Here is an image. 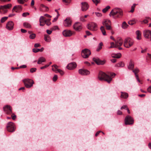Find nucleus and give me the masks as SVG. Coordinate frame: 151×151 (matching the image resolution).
Segmentation results:
<instances>
[{"mask_svg": "<svg viewBox=\"0 0 151 151\" xmlns=\"http://www.w3.org/2000/svg\"><path fill=\"white\" fill-rule=\"evenodd\" d=\"M98 77L99 80L101 81L104 80L108 83H110L112 79L111 76L101 71L99 72Z\"/></svg>", "mask_w": 151, "mask_h": 151, "instance_id": "obj_1", "label": "nucleus"}, {"mask_svg": "<svg viewBox=\"0 0 151 151\" xmlns=\"http://www.w3.org/2000/svg\"><path fill=\"white\" fill-rule=\"evenodd\" d=\"M123 15L122 10L118 8H115L112 10L110 12L109 15L112 16L115 18H120Z\"/></svg>", "mask_w": 151, "mask_h": 151, "instance_id": "obj_2", "label": "nucleus"}, {"mask_svg": "<svg viewBox=\"0 0 151 151\" xmlns=\"http://www.w3.org/2000/svg\"><path fill=\"white\" fill-rule=\"evenodd\" d=\"M134 44V41L130 37L126 38L124 42V45L126 48H129L132 46Z\"/></svg>", "mask_w": 151, "mask_h": 151, "instance_id": "obj_3", "label": "nucleus"}, {"mask_svg": "<svg viewBox=\"0 0 151 151\" xmlns=\"http://www.w3.org/2000/svg\"><path fill=\"white\" fill-rule=\"evenodd\" d=\"M103 26H105L106 29L108 30H111V23L110 20L108 19H104L102 22Z\"/></svg>", "mask_w": 151, "mask_h": 151, "instance_id": "obj_4", "label": "nucleus"}, {"mask_svg": "<svg viewBox=\"0 0 151 151\" xmlns=\"http://www.w3.org/2000/svg\"><path fill=\"white\" fill-rule=\"evenodd\" d=\"M23 81L25 86L28 88L32 87L34 83V82L33 80L29 79H24L23 80Z\"/></svg>", "mask_w": 151, "mask_h": 151, "instance_id": "obj_5", "label": "nucleus"}, {"mask_svg": "<svg viewBox=\"0 0 151 151\" xmlns=\"http://www.w3.org/2000/svg\"><path fill=\"white\" fill-rule=\"evenodd\" d=\"M12 5L11 4H9L7 5L0 6V13L3 14L6 13L8 11V9L11 8Z\"/></svg>", "mask_w": 151, "mask_h": 151, "instance_id": "obj_6", "label": "nucleus"}, {"mask_svg": "<svg viewBox=\"0 0 151 151\" xmlns=\"http://www.w3.org/2000/svg\"><path fill=\"white\" fill-rule=\"evenodd\" d=\"M90 50L87 48L81 51V56L84 58H87L91 55Z\"/></svg>", "mask_w": 151, "mask_h": 151, "instance_id": "obj_7", "label": "nucleus"}, {"mask_svg": "<svg viewBox=\"0 0 151 151\" xmlns=\"http://www.w3.org/2000/svg\"><path fill=\"white\" fill-rule=\"evenodd\" d=\"M7 130L10 132H13L15 130V127L14 123L12 122H9L7 125Z\"/></svg>", "mask_w": 151, "mask_h": 151, "instance_id": "obj_8", "label": "nucleus"}, {"mask_svg": "<svg viewBox=\"0 0 151 151\" xmlns=\"http://www.w3.org/2000/svg\"><path fill=\"white\" fill-rule=\"evenodd\" d=\"M125 124L126 125L132 124L134 122L133 118L130 116H127L124 119Z\"/></svg>", "mask_w": 151, "mask_h": 151, "instance_id": "obj_9", "label": "nucleus"}, {"mask_svg": "<svg viewBox=\"0 0 151 151\" xmlns=\"http://www.w3.org/2000/svg\"><path fill=\"white\" fill-rule=\"evenodd\" d=\"M143 35L146 39H149L151 41V31L149 29H145L143 31Z\"/></svg>", "mask_w": 151, "mask_h": 151, "instance_id": "obj_10", "label": "nucleus"}, {"mask_svg": "<svg viewBox=\"0 0 151 151\" xmlns=\"http://www.w3.org/2000/svg\"><path fill=\"white\" fill-rule=\"evenodd\" d=\"M73 27V29L77 31H80L82 28V24L78 22L75 23Z\"/></svg>", "mask_w": 151, "mask_h": 151, "instance_id": "obj_11", "label": "nucleus"}, {"mask_svg": "<svg viewBox=\"0 0 151 151\" xmlns=\"http://www.w3.org/2000/svg\"><path fill=\"white\" fill-rule=\"evenodd\" d=\"M87 28L92 31H96L97 29V25L96 24L94 23H91L88 25Z\"/></svg>", "mask_w": 151, "mask_h": 151, "instance_id": "obj_12", "label": "nucleus"}, {"mask_svg": "<svg viewBox=\"0 0 151 151\" xmlns=\"http://www.w3.org/2000/svg\"><path fill=\"white\" fill-rule=\"evenodd\" d=\"M63 35L65 37H70L75 34V32L69 30H65L63 32Z\"/></svg>", "mask_w": 151, "mask_h": 151, "instance_id": "obj_13", "label": "nucleus"}, {"mask_svg": "<svg viewBox=\"0 0 151 151\" xmlns=\"http://www.w3.org/2000/svg\"><path fill=\"white\" fill-rule=\"evenodd\" d=\"M3 110L6 114H9L12 113V107L9 105H6L3 107Z\"/></svg>", "mask_w": 151, "mask_h": 151, "instance_id": "obj_14", "label": "nucleus"}, {"mask_svg": "<svg viewBox=\"0 0 151 151\" xmlns=\"http://www.w3.org/2000/svg\"><path fill=\"white\" fill-rule=\"evenodd\" d=\"M14 23L11 21H9L8 22L6 23V28L9 30H12L14 28Z\"/></svg>", "mask_w": 151, "mask_h": 151, "instance_id": "obj_15", "label": "nucleus"}, {"mask_svg": "<svg viewBox=\"0 0 151 151\" xmlns=\"http://www.w3.org/2000/svg\"><path fill=\"white\" fill-rule=\"evenodd\" d=\"M72 20L69 17L67 18L63 22L64 26L65 27H70L71 25Z\"/></svg>", "mask_w": 151, "mask_h": 151, "instance_id": "obj_16", "label": "nucleus"}, {"mask_svg": "<svg viewBox=\"0 0 151 151\" xmlns=\"http://www.w3.org/2000/svg\"><path fill=\"white\" fill-rule=\"evenodd\" d=\"M78 71L80 74L83 75H87L90 73V71L86 69H80Z\"/></svg>", "mask_w": 151, "mask_h": 151, "instance_id": "obj_17", "label": "nucleus"}, {"mask_svg": "<svg viewBox=\"0 0 151 151\" xmlns=\"http://www.w3.org/2000/svg\"><path fill=\"white\" fill-rule=\"evenodd\" d=\"M22 10V7L21 5L16 6H14L12 10V12H19Z\"/></svg>", "mask_w": 151, "mask_h": 151, "instance_id": "obj_18", "label": "nucleus"}, {"mask_svg": "<svg viewBox=\"0 0 151 151\" xmlns=\"http://www.w3.org/2000/svg\"><path fill=\"white\" fill-rule=\"evenodd\" d=\"M81 4L82 5L81 9L82 11H85L88 9L89 6L87 3L86 2H83L81 3Z\"/></svg>", "mask_w": 151, "mask_h": 151, "instance_id": "obj_19", "label": "nucleus"}, {"mask_svg": "<svg viewBox=\"0 0 151 151\" xmlns=\"http://www.w3.org/2000/svg\"><path fill=\"white\" fill-rule=\"evenodd\" d=\"M76 66V63L73 62L69 64L67 66V68L68 69L71 70L74 69Z\"/></svg>", "mask_w": 151, "mask_h": 151, "instance_id": "obj_20", "label": "nucleus"}, {"mask_svg": "<svg viewBox=\"0 0 151 151\" xmlns=\"http://www.w3.org/2000/svg\"><path fill=\"white\" fill-rule=\"evenodd\" d=\"M116 47L122 46L123 44V40L121 38H117L116 41H115Z\"/></svg>", "mask_w": 151, "mask_h": 151, "instance_id": "obj_21", "label": "nucleus"}, {"mask_svg": "<svg viewBox=\"0 0 151 151\" xmlns=\"http://www.w3.org/2000/svg\"><path fill=\"white\" fill-rule=\"evenodd\" d=\"M136 34L137 35L136 38L137 40H140L142 38V33L139 30H137L136 32Z\"/></svg>", "mask_w": 151, "mask_h": 151, "instance_id": "obj_22", "label": "nucleus"}, {"mask_svg": "<svg viewBox=\"0 0 151 151\" xmlns=\"http://www.w3.org/2000/svg\"><path fill=\"white\" fill-rule=\"evenodd\" d=\"M93 60L95 61L96 64L98 65H103L105 63V62L104 61H102L99 60H97L95 58H93Z\"/></svg>", "mask_w": 151, "mask_h": 151, "instance_id": "obj_23", "label": "nucleus"}, {"mask_svg": "<svg viewBox=\"0 0 151 151\" xmlns=\"http://www.w3.org/2000/svg\"><path fill=\"white\" fill-rule=\"evenodd\" d=\"M121 97L123 99H127L128 97V94L125 92H121Z\"/></svg>", "mask_w": 151, "mask_h": 151, "instance_id": "obj_24", "label": "nucleus"}, {"mask_svg": "<svg viewBox=\"0 0 151 151\" xmlns=\"http://www.w3.org/2000/svg\"><path fill=\"white\" fill-rule=\"evenodd\" d=\"M134 63L131 60L129 63V65L128 66V68L129 69L132 70L134 67Z\"/></svg>", "mask_w": 151, "mask_h": 151, "instance_id": "obj_25", "label": "nucleus"}, {"mask_svg": "<svg viewBox=\"0 0 151 151\" xmlns=\"http://www.w3.org/2000/svg\"><path fill=\"white\" fill-rule=\"evenodd\" d=\"M44 40L47 42H50L51 41V38L50 36L47 35H44Z\"/></svg>", "mask_w": 151, "mask_h": 151, "instance_id": "obj_26", "label": "nucleus"}, {"mask_svg": "<svg viewBox=\"0 0 151 151\" xmlns=\"http://www.w3.org/2000/svg\"><path fill=\"white\" fill-rule=\"evenodd\" d=\"M52 70L56 73H59L61 75H63L64 73V72L61 70L60 69H58L56 70H55L54 68H52Z\"/></svg>", "mask_w": 151, "mask_h": 151, "instance_id": "obj_27", "label": "nucleus"}, {"mask_svg": "<svg viewBox=\"0 0 151 151\" xmlns=\"http://www.w3.org/2000/svg\"><path fill=\"white\" fill-rule=\"evenodd\" d=\"M45 61V59L43 57H41L39 58L37 61V63L39 64H40L41 63L44 62Z\"/></svg>", "mask_w": 151, "mask_h": 151, "instance_id": "obj_28", "label": "nucleus"}, {"mask_svg": "<svg viewBox=\"0 0 151 151\" xmlns=\"http://www.w3.org/2000/svg\"><path fill=\"white\" fill-rule=\"evenodd\" d=\"M23 26L27 28H30L31 27V26L30 24L27 22H25L23 24Z\"/></svg>", "mask_w": 151, "mask_h": 151, "instance_id": "obj_29", "label": "nucleus"}, {"mask_svg": "<svg viewBox=\"0 0 151 151\" xmlns=\"http://www.w3.org/2000/svg\"><path fill=\"white\" fill-rule=\"evenodd\" d=\"M124 63L123 62H120L119 63L116 64V67H122L124 66Z\"/></svg>", "mask_w": 151, "mask_h": 151, "instance_id": "obj_30", "label": "nucleus"}, {"mask_svg": "<svg viewBox=\"0 0 151 151\" xmlns=\"http://www.w3.org/2000/svg\"><path fill=\"white\" fill-rule=\"evenodd\" d=\"M100 29L103 35H106V33L104 27L103 26H101Z\"/></svg>", "mask_w": 151, "mask_h": 151, "instance_id": "obj_31", "label": "nucleus"}, {"mask_svg": "<svg viewBox=\"0 0 151 151\" xmlns=\"http://www.w3.org/2000/svg\"><path fill=\"white\" fill-rule=\"evenodd\" d=\"M103 45V44L102 42H101L99 44L97 48L96 49V51H99L102 48V46Z\"/></svg>", "mask_w": 151, "mask_h": 151, "instance_id": "obj_32", "label": "nucleus"}, {"mask_svg": "<svg viewBox=\"0 0 151 151\" xmlns=\"http://www.w3.org/2000/svg\"><path fill=\"white\" fill-rule=\"evenodd\" d=\"M128 26L125 22H123L122 24V27L124 29L127 28Z\"/></svg>", "mask_w": 151, "mask_h": 151, "instance_id": "obj_33", "label": "nucleus"}, {"mask_svg": "<svg viewBox=\"0 0 151 151\" xmlns=\"http://www.w3.org/2000/svg\"><path fill=\"white\" fill-rule=\"evenodd\" d=\"M121 54L120 53L114 54V56L112 55V56L113 58H121Z\"/></svg>", "mask_w": 151, "mask_h": 151, "instance_id": "obj_34", "label": "nucleus"}, {"mask_svg": "<svg viewBox=\"0 0 151 151\" xmlns=\"http://www.w3.org/2000/svg\"><path fill=\"white\" fill-rule=\"evenodd\" d=\"M136 22V20L135 19H133L128 22V24L131 25H132L135 24Z\"/></svg>", "mask_w": 151, "mask_h": 151, "instance_id": "obj_35", "label": "nucleus"}, {"mask_svg": "<svg viewBox=\"0 0 151 151\" xmlns=\"http://www.w3.org/2000/svg\"><path fill=\"white\" fill-rule=\"evenodd\" d=\"M8 17H2L1 19V22L3 23L4 22L8 19Z\"/></svg>", "mask_w": 151, "mask_h": 151, "instance_id": "obj_36", "label": "nucleus"}, {"mask_svg": "<svg viewBox=\"0 0 151 151\" xmlns=\"http://www.w3.org/2000/svg\"><path fill=\"white\" fill-rule=\"evenodd\" d=\"M50 19H48L45 21V23L47 25L49 26L51 24V23L50 21Z\"/></svg>", "mask_w": 151, "mask_h": 151, "instance_id": "obj_37", "label": "nucleus"}, {"mask_svg": "<svg viewBox=\"0 0 151 151\" xmlns=\"http://www.w3.org/2000/svg\"><path fill=\"white\" fill-rule=\"evenodd\" d=\"M45 18L43 16H41L40 17L39 22H45Z\"/></svg>", "mask_w": 151, "mask_h": 151, "instance_id": "obj_38", "label": "nucleus"}, {"mask_svg": "<svg viewBox=\"0 0 151 151\" xmlns=\"http://www.w3.org/2000/svg\"><path fill=\"white\" fill-rule=\"evenodd\" d=\"M110 6H106L104 9H103L102 12L104 13H105L107 10L110 8Z\"/></svg>", "mask_w": 151, "mask_h": 151, "instance_id": "obj_39", "label": "nucleus"}, {"mask_svg": "<svg viewBox=\"0 0 151 151\" xmlns=\"http://www.w3.org/2000/svg\"><path fill=\"white\" fill-rule=\"evenodd\" d=\"M136 5V4H134L133 5H132L131 6V10L130 11V12H134V8Z\"/></svg>", "mask_w": 151, "mask_h": 151, "instance_id": "obj_40", "label": "nucleus"}, {"mask_svg": "<svg viewBox=\"0 0 151 151\" xmlns=\"http://www.w3.org/2000/svg\"><path fill=\"white\" fill-rule=\"evenodd\" d=\"M36 37V35L34 33L31 34L29 36V37L30 39H33L35 38Z\"/></svg>", "mask_w": 151, "mask_h": 151, "instance_id": "obj_41", "label": "nucleus"}, {"mask_svg": "<svg viewBox=\"0 0 151 151\" xmlns=\"http://www.w3.org/2000/svg\"><path fill=\"white\" fill-rule=\"evenodd\" d=\"M111 46L109 47V48H114L116 47V43L114 44V42H111Z\"/></svg>", "mask_w": 151, "mask_h": 151, "instance_id": "obj_42", "label": "nucleus"}, {"mask_svg": "<svg viewBox=\"0 0 151 151\" xmlns=\"http://www.w3.org/2000/svg\"><path fill=\"white\" fill-rule=\"evenodd\" d=\"M58 29V27L57 26H54L51 28V29L52 31H53Z\"/></svg>", "mask_w": 151, "mask_h": 151, "instance_id": "obj_43", "label": "nucleus"}, {"mask_svg": "<svg viewBox=\"0 0 151 151\" xmlns=\"http://www.w3.org/2000/svg\"><path fill=\"white\" fill-rule=\"evenodd\" d=\"M71 0H62L63 2L66 4H68L70 1Z\"/></svg>", "mask_w": 151, "mask_h": 151, "instance_id": "obj_44", "label": "nucleus"}, {"mask_svg": "<svg viewBox=\"0 0 151 151\" xmlns=\"http://www.w3.org/2000/svg\"><path fill=\"white\" fill-rule=\"evenodd\" d=\"M132 71L134 74L137 73L139 72V70L138 68H136L134 70H133Z\"/></svg>", "mask_w": 151, "mask_h": 151, "instance_id": "obj_45", "label": "nucleus"}, {"mask_svg": "<svg viewBox=\"0 0 151 151\" xmlns=\"http://www.w3.org/2000/svg\"><path fill=\"white\" fill-rule=\"evenodd\" d=\"M32 51L33 52L36 53L40 51V49L34 48L32 49Z\"/></svg>", "mask_w": 151, "mask_h": 151, "instance_id": "obj_46", "label": "nucleus"}, {"mask_svg": "<svg viewBox=\"0 0 151 151\" xmlns=\"http://www.w3.org/2000/svg\"><path fill=\"white\" fill-rule=\"evenodd\" d=\"M29 14L28 12H24L22 14V16L23 17H26L27 16L29 15Z\"/></svg>", "mask_w": 151, "mask_h": 151, "instance_id": "obj_47", "label": "nucleus"}, {"mask_svg": "<svg viewBox=\"0 0 151 151\" xmlns=\"http://www.w3.org/2000/svg\"><path fill=\"white\" fill-rule=\"evenodd\" d=\"M36 70L37 69L35 68H32L30 69V72L32 73H33L34 72H35L36 71Z\"/></svg>", "mask_w": 151, "mask_h": 151, "instance_id": "obj_48", "label": "nucleus"}, {"mask_svg": "<svg viewBox=\"0 0 151 151\" xmlns=\"http://www.w3.org/2000/svg\"><path fill=\"white\" fill-rule=\"evenodd\" d=\"M92 1L96 5L98 4L100 2V1L98 0H92Z\"/></svg>", "mask_w": 151, "mask_h": 151, "instance_id": "obj_49", "label": "nucleus"}, {"mask_svg": "<svg viewBox=\"0 0 151 151\" xmlns=\"http://www.w3.org/2000/svg\"><path fill=\"white\" fill-rule=\"evenodd\" d=\"M58 79V76L56 75H55L53 78V81H55Z\"/></svg>", "mask_w": 151, "mask_h": 151, "instance_id": "obj_50", "label": "nucleus"}, {"mask_svg": "<svg viewBox=\"0 0 151 151\" xmlns=\"http://www.w3.org/2000/svg\"><path fill=\"white\" fill-rule=\"evenodd\" d=\"M128 108L127 106L126 105H124L122 106L121 108V109H127Z\"/></svg>", "mask_w": 151, "mask_h": 151, "instance_id": "obj_51", "label": "nucleus"}, {"mask_svg": "<svg viewBox=\"0 0 151 151\" xmlns=\"http://www.w3.org/2000/svg\"><path fill=\"white\" fill-rule=\"evenodd\" d=\"M50 65H45L43 66H42V67H41V68H40V69H45V68H46L47 67H48Z\"/></svg>", "mask_w": 151, "mask_h": 151, "instance_id": "obj_52", "label": "nucleus"}, {"mask_svg": "<svg viewBox=\"0 0 151 151\" xmlns=\"http://www.w3.org/2000/svg\"><path fill=\"white\" fill-rule=\"evenodd\" d=\"M95 14L97 17H99L102 16L101 13L99 12H95Z\"/></svg>", "mask_w": 151, "mask_h": 151, "instance_id": "obj_53", "label": "nucleus"}, {"mask_svg": "<svg viewBox=\"0 0 151 151\" xmlns=\"http://www.w3.org/2000/svg\"><path fill=\"white\" fill-rule=\"evenodd\" d=\"M18 2L20 4H23L24 1L23 0H17Z\"/></svg>", "mask_w": 151, "mask_h": 151, "instance_id": "obj_54", "label": "nucleus"}, {"mask_svg": "<svg viewBox=\"0 0 151 151\" xmlns=\"http://www.w3.org/2000/svg\"><path fill=\"white\" fill-rule=\"evenodd\" d=\"M108 75L109 76H110L111 77H114L115 76V74L113 73H110V74H109V75Z\"/></svg>", "mask_w": 151, "mask_h": 151, "instance_id": "obj_55", "label": "nucleus"}, {"mask_svg": "<svg viewBox=\"0 0 151 151\" xmlns=\"http://www.w3.org/2000/svg\"><path fill=\"white\" fill-rule=\"evenodd\" d=\"M52 67H54L55 69L54 68L55 70H56L57 69H58V67L56 65H54L52 66Z\"/></svg>", "mask_w": 151, "mask_h": 151, "instance_id": "obj_56", "label": "nucleus"}, {"mask_svg": "<svg viewBox=\"0 0 151 151\" xmlns=\"http://www.w3.org/2000/svg\"><path fill=\"white\" fill-rule=\"evenodd\" d=\"M52 30H49L48 29H47L46 30V32H47V33L48 34L50 35V34H51V33H52Z\"/></svg>", "mask_w": 151, "mask_h": 151, "instance_id": "obj_57", "label": "nucleus"}, {"mask_svg": "<svg viewBox=\"0 0 151 151\" xmlns=\"http://www.w3.org/2000/svg\"><path fill=\"white\" fill-rule=\"evenodd\" d=\"M147 91L151 93V86H150L147 88Z\"/></svg>", "mask_w": 151, "mask_h": 151, "instance_id": "obj_58", "label": "nucleus"}, {"mask_svg": "<svg viewBox=\"0 0 151 151\" xmlns=\"http://www.w3.org/2000/svg\"><path fill=\"white\" fill-rule=\"evenodd\" d=\"M80 20L82 22H84L85 21V19L84 18L83 16H82L80 17Z\"/></svg>", "mask_w": 151, "mask_h": 151, "instance_id": "obj_59", "label": "nucleus"}, {"mask_svg": "<svg viewBox=\"0 0 151 151\" xmlns=\"http://www.w3.org/2000/svg\"><path fill=\"white\" fill-rule=\"evenodd\" d=\"M21 31L23 33H25L26 32H27V31L26 30L23 29H21Z\"/></svg>", "mask_w": 151, "mask_h": 151, "instance_id": "obj_60", "label": "nucleus"}, {"mask_svg": "<svg viewBox=\"0 0 151 151\" xmlns=\"http://www.w3.org/2000/svg\"><path fill=\"white\" fill-rule=\"evenodd\" d=\"M40 46V45L38 43H36L34 45V47L36 48Z\"/></svg>", "mask_w": 151, "mask_h": 151, "instance_id": "obj_61", "label": "nucleus"}, {"mask_svg": "<svg viewBox=\"0 0 151 151\" xmlns=\"http://www.w3.org/2000/svg\"><path fill=\"white\" fill-rule=\"evenodd\" d=\"M117 114L119 115H122V112L120 110H118L117 111Z\"/></svg>", "mask_w": 151, "mask_h": 151, "instance_id": "obj_62", "label": "nucleus"}, {"mask_svg": "<svg viewBox=\"0 0 151 151\" xmlns=\"http://www.w3.org/2000/svg\"><path fill=\"white\" fill-rule=\"evenodd\" d=\"M15 15V14L14 13H12V14H10L9 15V17H11L14 16Z\"/></svg>", "mask_w": 151, "mask_h": 151, "instance_id": "obj_63", "label": "nucleus"}, {"mask_svg": "<svg viewBox=\"0 0 151 151\" xmlns=\"http://www.w3.org/2000/svg\"><path fill=\"white\" fill-rule=\"evenodd\" d=\"M27 67V66L26 65H21L20 66L19 68H25Z\"/></svg>", "mask_w": 151, "mask_h": 151, "instance_id": "obj_64", "label": "nucleus"}]
</instances>
